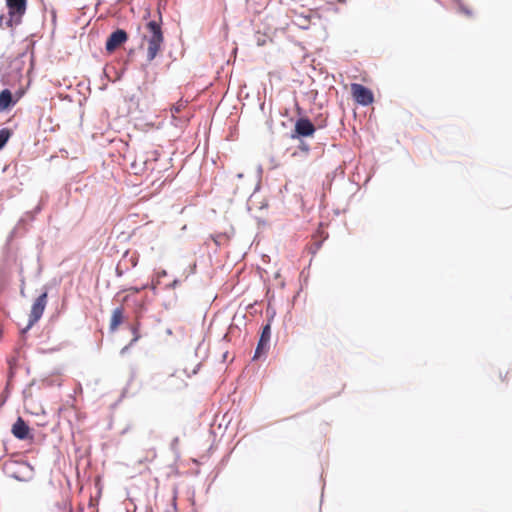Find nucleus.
Returning a JSON list of instances; mask_svg holds the SVG:
<instances>
[{
	"instance_id": "9d476101",
	"label": "nucleus",
	"mask_w": 512,
	"mask_h": 512,
	"mask_svg": "<svg viewBox=\"0 0 512 512\" xmlns=\"http://www.w3.org/2000/svg\"><path fill=\"white\" fill-rule=\"evenodd\" d=\"M125 314L123 306L116 307L111 314L109 332L114 333L124 323Z\"/></svg>"
},
{
	"instance_id": "f3484780",
	"label": "nucleus",
	"mask_w": 512,
	"mask_h": 512,
	"mask_svg": "<svg viewBox=\"0 0 512 512\" xmlns=\"http://www.w3.org/2000/svg\"><path fill=\"white\" fill-rule=\"evenodd\" d=\"M34 325L35 324H31L30 318H29L27 325L20 330V337H19V346L20 347L22 345H25V343H26V334Z\"/></svg>"
},
{
	"instance_id": "c85d7f7f",
	"label": "nucleus",
	"mask_w": 512,
	"mask_h": 512,
	"mask_svg": "<svg viewBox=\"0 0 512 512\" xmlns=\"http://www.w3.org/2000/svg\"><path fill=\"white\" fill-rule=\"evenodd\" d=\"M16 370L14 367H10L8 368V373H7V382L9 383H12L15 375H16Z\"/></svg>"
},
{
	"instance_id": "412c9836",
	"label": "nucleus",
	"mask_w": 512,
	"mask_h": 512,
	"mask_svg": "<svg viewBox=\"0 0 512 512\" xmlns=\"http://www.w3.org/2000/svg\"><path fill=\"white\" fill-rule=\"evenodd\" d=\"M203 344H204V339H202L197 347L195 348V356L196 357H199L200 356V353H202V347H203ZM208 357V349L205 348L204 351H203V355H202V360H204L205 358Z\"/></svg>"
},
{
	"instance_id": "0e129e2a",
	"label": "nucleus",
	"mask_w": 512,
	"mask_h": 512,
	"mask_svg": "<svg viewBox=\"0 0 512 512\" xmlns=\"http://www.w3.org/2000/svg\"><path fill=\"white\" fill-rule=\"evenodd\" d=\"M2 337V331L0 330V338Z\"/></svg>"
},
{
	"instance_id": "7c9ffc66",
	"label": "nucleus",
	"mask_w": 512,
	"mask_h": 512,
	"mask_svg": "<svg viewBox=\"0 0 512 512\" xmlns=\"http://www.w3.org/2000/svg\"><path fill=\"white\" fill-rule=\"evenodd\" d=\"M7 362H8L9 368L14 367L15 369H17V365H18V357L17 356L9 358L7 360Z\"/></svg>"
},
{
	"instance_id": "6e6552de",
	"label": "nucleus",
	"mask_w": 512,
	"mask_h": 512,
	"mask_svg": "<svg viewBox=\"0 0 512 512\" xmlns=\"http://www.w3.org/2000/svg\"><path fill=\"white\" fill-rule=\"evenodd\" d=\"M11 433L20 441L32 440L34 438V434L28 422L21 416H18L16 421L12 424Z\"/></svg>"
},
{
	"instance_id": "5fc2aeb1",
	"label": "nucleus",
	"mask_w": 512,
	"mask_h": 512,
	"mask_svg": "<svg viewBox=\"0 0 512 512\" xmlns=\"http://www.w3.org/2000/svg\"><path fill=\"white\" fill-rule=\"evenodd\" d=\"M302 29H308V26L305 25V23H302V25L300 26Z\"/></svg>"
},
{
	"instance_id": "13d9d810",
	"label": "nucleus",
	"mask_w": 512,
	"mask_h": 512,
	"mask_svg": "<svg viewBox=\"0 0 512 512\" xmlns=\"http://www.w3.org/2000/svg\"><path fill=\"white\" fill-rule=\"evenodd\" d=\"M151 288H152L153 292L156 293V286L153 285Z\"/></svg>"
},
{
	"instance_id": "aec40b11",
	"label": "nucleus",
	"mask_w": 512,
	"mask_h": 512,
	"mask_svg": "<svg viewBox=\"0 0 512 512\" xmlns=\"http://www.w3.org/2000/svg\"><path fill=\"white\" fill-rule=\"evenodd\" d=\"M298 141L299 144L297 145V150L293 153V155H297L298 151L303 152L305 155H308V153L310 152V145L306 141H304V139Z\"/></svg>"
},
{
	"instance_id": "4468645a",
	"label": "nucleus",
	"mask_w": 512,
	"mask_h": 512,
	"mask_svg": "<svg viewBox=\"0 0 512 512\" xmlns=\"http://www.w3.org/2000/svg\"><path fill=\"white\" fill-rule=\"evenodd\" d=\"M12 135L13 131L8 127L0 129V151L6 146Z\"/></svg>"
},
{
	"instance_id": "4be33fe9",
	"label": "nucleus",
	"mask_w": 512,
	"mask_h": 512,
	"mask_svg": "<svg viewBox=\"0 0 512 512\" xmlns=\"http://www.w3.org/2000/svg\"><path fill=\"white\" fill-rule=\"evenodd\" d=\"M324 240H316L309 247V252L313 255L322 247Z\"/></svg>"
},
{
	"instance_id": "3c124183",
	"label": "nucleus",
	"mask_w": 512,
	"mask_h": 512,
	"mask_svg": "<svg viewBox=\"0 0 512 512\" xmlns=\"http://www.w3.org/2000/svg\"><path fill=\"white\" fill-rule=\"evenodd\" d=\"M243 176H244V175H243V173H237V174H236V177H237L238 179H242V178H243Z\"/></svg>"
},
{
	"instance_id": "cd10ccee",
	"label": "nucleus",
	"mask_w": 512,
	"mask_h": 512,
	"mask_svg": "<svg viewBox=\"0 0 512 512\" xmlns=\"http://www.w3.org/2000/svg\"><path fill=\"white\" fill-rule=\"evenodd\" d=\"M10 390H11V383L7 382L6 386L4 388V391L2 392V394L4 395V399H3L2 403H1V405L4 404L5 401L7 400V398L9 397Z\"/></svg>"
},
{
	"instance_id": "a18cd8bd",
	"label": "nucleus",
	"mask_w": 512,
	"mask_h": 512,
	"mask_svg": "<svg viewBox=\"0 0 512 512\" xmlns=\"http://www.w3.org/2000/svg\"><path fill=\"white\" fill-rule=\"evenodd\" d=\"M227 356H228V351H225V352L222 354V362H225V361H226Z\"/></svg>"
},
{
	"instance_id": "a878e982",
	"label": "nucleus",
	"mask_w": 512,
	"mask_h": 512,
	"mask_svg": "<svg viewBox=\"0 0 512 512\" xmlns=\"http://www.w3.org/2000/svg\"><path fill=\"white\" fill-rule=\"evenodd\" d=\"M129 270V267L122 268L121 262L117 264L115 273L117 277H122L127 271Z\"/></svg>"
},
{
	"instance_id": "ddd939ff",
	"label": "nucleus",
	"mask_w": 512,
	"mask_h": 512,
	"mask_svg": "<svg viewBox=\"0 0 512 512\" xmlns=\"http://www.w3.org/2000/svg\"><path fill=\"white\" fill-rule=\"evenodd\" d=\"M130 331L133 335V338L130 340V345H134L141 338L140 328L141 322L139 318L135 321V323L129 325Z\"/></svg>"
},
{
	"instance_id": "423d86ee",
	"label": "nucleus",
	"mask_w": 512,
	"mask_h": 512,
	"mask_svg": "<svg viewBox=\"0 0 512 512\" xmlns=\"http://www.w3.org/2000/svg\"><path fill=\"white\" fill-rule=\"evenodd\" d=\"M351 94L354 102L363 107L369 106L374 102L373 91L363 84L352 83Z\"/></svg>"
},
{
	"instance_id": "c756f323",
	"label": "nucleus",
	"mask_w": 512,
	"mask_h": 512,
	"mask_svg": "<svg viewBox=\"0 0 512 512\" xmlns=\"http://www.w3.org/2000/svg\"><path fill=\"white\" fill-rule=\"evenodd\" d=\"M40 253L38 254L37 256V263H38V267H37V270H36V273H35V277L36 278H39L41 276V273H42V270H43V266L42 264L40 263Z\"/></svg>"
},
{
	"instance_id": "c03bdc74",
	"label": "nucleus",
	"mask_w": 512,
	"mask_h": 512,
	"mask_svg": "<svg viewBox=\"0 0 512 512\" xmlns=\"http://www.w3.org/2000/svg\"><path fill=\"white\" fill-rule=\"evenodd\" d=\"M127 393H128V387H125L121 393V398H124L127 396Z\"/></svg>"
},
{
	"instance_id": "0eeeda50",
	"label": "nucleus",
	"mask_w": 512,
	"mask_h": 512,
	"mask_svg": "<svg viewBox=\"0 0 512 512\" xmlns=\"http://www.w3.org/2000/svg\"><path fill=\"white\" fill-rule=\"evenodd\" d=\"M129 39L128 33L122 29L117 28L112 31L106 39L105 50L107 53H113L120 45L126 43Z\"/></svg>"
},
{
	"instance_id": "6ab92c4d",
	"label": "nucleus",
	"mask_w": 512,
	"mask_h": 512,
	"mask_svg": "<svg viewBox=\"0 0 512 512\" xmlns=\"http://www.w3.org/2000/svg\"><path fill=\"white\" fill-rule=\"evenodd\" d=\"M235 332H240V329H239V327L237 325L231 324L228 327L227 332L223 335L222 341L223 342H230L231 335H233Z\"/></svg>"
},
{
	"instance_id": "1a4fd4ad",
	"label": "nucleus",
	"mask_w": 512,
	"mask_h": 512,
	"mask_svg": "<svg viewBox=\"0 0 512 512\" xmlns=\"http://www.w3.org/2000/svg\"><path fill=\"white\" fill-rule=\"evenodd\" d=\"M17 104V98L9 88L0 91V113L10 111Z\"/></svg>"
},
{
	"instance_id": "ea45409f",
	"label": "nucleus",
	"mask_w": 512,
	"mask_h": 512,
	"mask_svg": "<svg viewBox=\"0 0 512 512\" xmlns=\"http://www.w3.org/2000/svg\"><path fill=\"white\" fill-rule=\"evenodd\" d=\"M132 346H133V345H130V342H129L126 346H124V347L121 349L120 354H121V355L126 354Z\"/></svg>"
},
{
	"instance_id": "4c0bfd02",
	"label": "nucleus",
	"mask_w": 512,
	"mask_h": 512,
	"mask_svg": "<svg viewBox=\"0 0 512 512\" xmlns=\"http://www.w3.org/2000/svg\"><path fill=\"white\" fill-rule=\"evenodd\" d=\"M176 497H177V491H175V492H174L173 502H172L174 512H178V511H177ZM166 512H170V511H169V510H167Z\"/></svg>"
},
{
	"instance_id": "58836bf2",
	"label": "nucleus",
	"mask_w": 512,
	"mask_h": 512,
	"mask_svg": "<svg viewBox=\"0 0 512 512\" xmlns=\"http://www.w3.org/2000/svg\"><path fill=\"white\" fill-rule=\"evenodd\" d=\"M268 208V202L266 200H263L259 203L258 209L264 210Z\"/></svg>"
},
{
	"instance_id": "e2e57ef3",
	"label": "nucleus",
	"mask_w": 512,
	"mask_h": 512,
	"mask_svg": "<svg viewBox=\"0 0 512 512\" xmlns=\"http://www.w3.org/2000/svg\"><path fill=\"white\" fill-rule=\"evenodd\" d=\"M134 378V373L131 375L130 381H132Z\"/></svg>"
},
{
	"instance_id": "72a5a7b5",
	"label": "nucleus",
	"mask_w": 512,
	"mask_h": 512,
	"mask_svg": "<svg viewBox=\"0 0 512 512\" xmlns=\"http://www.w3.org/2000/svg\"><path fill=\"white\" fill-rule=\"evenodd\" d=\"M20 295L25 297V278L22 276L20 279Z\"/></svg>"
},
{
	"instance_id": "a211bd4d",
	"label": "nucleus",
	"mask_w": 512,
	"mask_h": 512,
	"mask_svg": "<svg viewBox=\"0 0 512 512\" xmlns=\"http://www.w3.org/2000/svg\"><path fill=\"white\" fill-rule=\"evenodd\" d=\"M327 118L324 117L322 114L315 117L313 121V125L316 127V131L319 129H324L327 127Z\"/></svg>"
},
{
	"instance_id": "bf43d9fd",
	"label": "nucleus",
	"mask_w": 512,
	"mask_h": 512,
	"mask_svg": "<svg viewBox=\"0 0 512 512\" xmlns=\"http://www.w3.org/2000/svg\"><path fill=\"white\" fill-rule=\"evenodd\" d=\"M150 16V11H147L146 13V16L145 17H149Z\"/></svg>"
},
{
	"instance_id": "052dcab7",
	"label": "nucleus",
	"mask_w": 512,
	"mask_h": 512,
	"mask_svg": "<svg viewBox=\"0 0 512 512\" xmlns=\"http://www.w3.org/2000/svg\"><path fill=\"white\" fill-rule=\"evenodd\" d=\"M133 52H134V50H133V49H131V50L129 51V55H132V54H133Z\"/></svg>"
},
{
	"instance_id": "4d7b16f0",
	"label": "nucleus",
	"mask_w": 512,
	"mask_h": 512,
	"mask_svg": "<svg viewBox=\"0 0 512 512\" xmlns=\"http://www.w3.org/2000/svg\"><path fill=\"white\" fill-rule=\"evenodd\" d=\"M338 3L345 4L346 0H337Z\"/></svg>"
},
{
	"instance_id": "a19ab883",
	"label": "nucleus",
	"mask_w": 512,
	"mask_h": 512,
	"mask_svg": "<svg viewBox=\"0 0 512 512\" xmlns=\"http://www.w3.org/2000/svg\"><path fill=\"white\" fill-rule=\"evenodd\" d=\"M201 365H202V363H201V362H199V363L194 367V369L192 370V375H196V374L199 372V370H200V368H201Z\"/></svg>"
},
{
	"instance_id": "603ef678",
	"label": "nucleus",
	"mask_w": 512,
	"mask_h": 512,
	"mask_svg": "<svg viewBox=\"0 0 512 512\" xmlns=\"http://www.w3.org/2000/svg\"><path fill=\"white\" fill-rule=\"evenodd\" d=\"M177 442H178V438L176 437L173 439L171 445L174 446V445H176Z\"/></svg>"
},
{
	"instance_id": "e433bc0d",
	"label": "nucleus",
	"mask_w": 512,
	"mask_h": 512,
	"mask_svg": "<svg viewBox=\"0 0 512 512\" xmlns=\"http://www.w3.org/2000/svg\"><path fill=\"white\" fill-rule=\"evenodd\" d=\"M17 228H14L7 237V243L11 242L16 235Z\"/></svg>"
},
{
	"instance_id": "37998d69",
	"label": "nucleus",
	"mask_w": 512,
	"mask_h": 512,
	"mask_svg": "<svg viewBox=\"0 0 512 512\" xmlns=\"http://www.w3.org/2000/svg\"><path fill=\"white\" fill-rule=\"evenodd\" d=\"M145 310H146V308H145V304H144V303H141V304L139 305V313L141 314V313H143Z\"/></svg>"
},
{
	"instance_id": "864d4df0",
	"label": "nucleus",
	"mask_w": 512,
	"mask_h": 512,
	"mask_svg": "<svg viewBox=\"0 0 512 512\" xmlns=\"http://www.w3.org/2000/svg\"><path fill=\"white\" fill-rule=\"evenodd\" d=\"M302 29H308V26L305 25V23H302V25L300 26Z\"/></svg>"
},
{
	"instance_id": "de8ad7c7",
	"label": "nucleus",
	"mask_w": 512,
	"mask_h": 512,
	"mask_svg": "<svg viewBox=\"0 0 512 512\" xmlns=\"http://www.w3.org/2000/svg\"><path fill=\"white\" fill-rule=\"evenodd\" d=\"M164 276H167L166 270H162L161 272H159V277H164Z\"/></svg>"
},
{
	"instance_id": "7ed1b4c3",
	"label": "nucleus",
	"mask_w": 512,
	"mask_h": 512,
	"mask_svg": "<svg viewBox=\"0 0 512 512\" xmlns=\"http://www.w3.org/2000/svg\"><path fill=\"white\" fill-rule=\"evenodd\" d=\"M2 470L7 477L19 482H28L34 476L33 467L25 460H7L3 463Z\"/></svg>"
},
{
	"instance_id": "bb28decb",
	"label": "nucleus",
	"mask_w": 512,
	"mask_h": 512,
	"mask_svg": "<svg viewBox=\"0 0 512 512\" xmlns=\"http://www.w3.org/2000/svg\"><path fill=\"white\" fill-rule=\"evenodd\" d=\"M457 8L459 12H462L467 16H472V10L465 6L463 3H460V5Z\"/></svg>"
},
{
	"instance_id": "79ce46f5",
	"label": "nucleus",
	"mask_w": 512,
	"mask_h": 512,
	"mask_svg": "<svg viewBox=\"0 0 512 512\" xmlns=\"http://www.w3.org/2000/svg\"><path fill=\"white\" fill-rule=\"evenodd\" d=\"M130 261H131V267H132V268H134V267L137 265V262H138L137 258H135L134 256H132V257L130 258Z\"/></svg>"
},
{
	"instance_id": "09e8293b",
	"label": "nucleus",
	"mask_w": 512,
	"mask_h": 512,
	"mask_svg": "<svg viewBox=\"0 0 512 512\" xmlns=\"http://www.w3.org/2000/svg\"><path fill=\"white\" fill-rule=\"evenodd\" d=\"M166 334H167V335H172V334H173L172 329H171V328H167V329H166Z\"/></svg>"
},
{
	"instance_id": "f03ea898",
	"label": "nucleus",
	"mask_w": 512,
	"mask_h": 512,
	"mask_svg": "<svg viewBox=\"0 0 512 512\" xmlns=\"http://www.w3.org/2000/svg\"><path fill=\"white\" fill-rule=\"evenodd\" d=\"M295 110L297 117L294 121V128L291 130L290 138L302 140L305 138L313 137L316 132V127L313 121L304 114L303 108L295 100Z\"/></svg>"
},
{
	"instance_id": "20e7f679",
	"label": "nucleus",
	"mask_w": 512,
	"mask_h": 512,
	"mask_svg": "<svg viewBox=\"0 0 512 512\" xmlns=\"http://www.w3.org/2000/svg\"><path fill=\"white\" fill-rule=\"evenodd\" d=\"M8 10V19L5 21L6 27H9L10 36H15V27L19 26L27 11L28 0H5Z\"/></svg>"
},
{
	"instance_id": "5701e85b",
	"label": "nucleus",
	"mask_w": 512,
	"mask_h": 512,
	"mask_svg": "<svg viewBox=\"0 0 512 512\" xmlns=\"http://www.w3.org/2000/svg\"><path fill=\"white\" fill-rule=\"evenodd\" d=\"M266 315H267L266 323H270V325H272V322L276 315V310L274 308L268 306V308L266 310Z\"/></svg>"
},
{
	"instance_id": "dca6fc26",
	"label": "nucleus",
	"mask_w": 512,
	"mask_h": 512,
	"mask_svg": "<svg viewBox=\"0 0 512 512\" xmlns=\"http://www.w3.org/2000/svg\"><path fill=\"white\" fill-rule=\"evenodd\" d=\"M211 238L213 239L217 247H221L224 244V242H227L230 239V236L225 232L212 235Z\"/></svg>"
},
{
	"instance_id": "f704fd0d",
	"label": "nucleus",
	"mask_w": 512,
	"mask_h": 512,
	"mask_svg": "<svg viewBox=\"0 0 512 512\" xmlns=\"http://www.w3.org/2000/svg\"><path fill=\"white\" fill-rule=\"evenodd\" d=\"M24 94H25V90L20 88L13 95L15 96V98H17V102H18L24 96Z\"/></svg>"
},
{
	"instance_id": "8fccbe9b",
	"label": "nucleus",
	"mask_w": 512,
	"mask_h": 512,
	"mask_svg": "<svg viewBox=\"0 0 512 512\" xmlns=\"http://www.w3.org/2000/svg\"><path fill=\"white\" fill-rule=\"evenodd\" d=\"M453 3H455L457 5V7L460 5V3H462L461 0H451Z\"/></svg>"
},
{
	"instance_id": "680f3d73",
	"label": "nucleus",
	"mask_w": 512,
	"mask_h": 512,
	"mask_svg": "<svg viewBox=\"0 0 512 512\" xmlns=\"http://www.w3.org/2000/svg\"><path fill=\"white\" fill-rule=\"evenodd\" d=\"M24 222V219H20L19 220V224L23 223Z\"/></svg>"
},
{
	"instance_id": "39448f33",
	"label": "nucleus",
	"mask_w": 512,
	"mask_h": 512,
	"mask_svg": "<svg viewBox=\"0 0 512 512\" xmlns=\"http://www.w3.org/2000/svg\"><path fill=\"white\" fill-rule=\"evenodd\" d=\"M58 284L59 281L56 278H53L51 281L43 285L41 293L34 300L31 307L29 315L31 324H36L41 319L47 305L49 291Z\"/></svg>"
},
{
	"instance_id": "473e14b6",
	"label": "nucleus",
	"mask_w": 512,
	"mask_h": 512,
	"mask_svg": "<svg viewBox=\"0 0 512 512\" xmlns=\"http://www.w3.org/2000/svg\"><path fill=\"white\" fill-rule=\"evenodd\" d=\"M8 19L4 13L0 14V29L7 28L5 21Z\"/></svg>"
},
{
	"instance_id": "2eb2a0df",
	"label": "nucleus",
	"mask_w": 512,
	"mask_h": 512,
	"mask_svg": "<svg viewBox=\"0 0 512 512\" xmlns=\"http://www.w3.org/2000/svg\"><path fill=\"white\" fill-rule=\"evenodd\" d=\"M271 327L270 323H265L261 326V331L258 341L270 343L271 340Z\"/></svg>"
},
{
	"instance_id": "9b49d317",
	"label": "nucleus",
	"mask_w": 512,
	"mask_h": 512,
	"mask_svg": "<svg viewBox=\"0 0 512 512\" xmlns=\"http://www.w3.org/2000/svg\"><path fill=\"white\" fill-rule=\"evenodd\" d=\"M269 349L270 343L258 341L252 357V361H258L262 358H266Z\"/></svg>"
},
{
	"instance_id": "6e6d98bb",
	"label": "nucleus",
	"mask_w": 512,
	"mask_h": 512,
	"mask_svg": "<svg viewBox=\"0 0 512 512\" xmlns=\"http://www.w3.org/2000/svg\"><path fill=\"white\" fill-rule=\"evenodd\" d=\"M33 62H34V55L32 54V56H31V67H33Z\"/></svg>"
},
{
	"instance_id": "2f4dec72",
	"label": "nucleus",
	"mask_w": 512,
	"mask_h": 512,
	"mask_svg": "<svg viewBox=\"0 0 512 512\" xmlns=\"http://www.w3.org/2000/svg\"><path fill=\"white\" fill-rule=\"evenodd\" d=\"M127 64H128V62H125L124 67L117 72V75H116V80L117 81L121 80L122 77L124 76V74H125V72L127 70Z\"/></svg>"
},
{
	"instance_id": "393cba45",
	"label": "nucleus",
	"mask_w": 512,
	"mask_h": 512,
	"mask_svg": "<svg viewBox=\"0 0 512 512\" xmlns=\"http://www.w3.org/2000/svg\"><path fill=\"white\" fill-rule=\"evenodd\" d=\"M260 187H261V184L260 182H258L255 186V189H254V192L253 194L249 197V200H248V209L251 208V206L255 205V201H254V195L256 192H258L260 190Z\"/></svg>"
},
{
	"instance_id": "f257e3e1",
	"label": "nucleus",
	"mask_w": 512,
	"mask_h": 512,
	"mask_svg": "<svg viewBox=\"0 0 512 512\" xmlns=\"http://www.w3.org/2000/svg\"><path fill=\"white\" fill-rule=\"evenodd\" d=\"M159 20H150L146 23L149 36H143L148 41L147 62H152L161 50L164 42V34L162 30V14L158 10Z\"/></svg>"
},
{
	"instance_id": "b1692460",
	"label": "nucleus",
	"mask_w": 512,
	"mask_h": 512,
	"mask_svg": "<svg viewBox=\"0 0 512 512\" xmlns=\"http://www.w3.org/2000/svg\"><path fill=\"white\" fill-rule=\"evenodd\" d=\"M42 210L41 202L30 212H27L26 214L29 216L30 220H34L35 215L40 213Z\"/></svg>"
},
{
	"instance_id": "c9c22d12",
	"label": "nucleus",
	"mask_w": 512,
	"mask_h": 512,
	"mask_svg": "<svg viewBox=\"0 0 512 512\" xmlns=\"http://www.w3.org/2000/svg\"><path fill=\"white\" fill-rule=\"evenodd\" d=\"M180 284L179 279H174L170 284L167 285L168 289H175Z\"/></svg>"
},
{
	"instance_id": "f8f14e48",
	"label": "nucleus",
	"mask_w": 512,
	"mask_h": 512,
	"mask_svg": "<svg viewBox=\"0 0 512 512\" xmlns=\"http://www.w3.org/2000/svg\"><path fill=\"white\" fill-rule=\"evenodd\" d=\"M22 78V67L18 66L13 71L2 77V82L5 86H12L11 80L20 81Z\"/></svg>"
},
{
	"instance_id": "49530a36",
	"label": "nucleus",
	"mask_w": 512,
	"mask_h": 512,
	"mask_svg": "<svg viewBox=\"0 0 512 512\" xmlns=\"http://www.w3.org/2000/svg\"><path fill=\"white\" fill-rule=\"evenodd\" d=\"M146 287H147V285H143V286H142V287H140V288L135 287V288H133V290H134L135 292H139L140 290L145 289Z\"/></svg>"
}]
</instances>
